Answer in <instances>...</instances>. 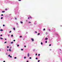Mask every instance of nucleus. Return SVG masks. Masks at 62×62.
I'll return each instance as SVG.
<instances>
[{
    "label": "nucleus",
    "mask_w": 62,
    "mask_h": 62,
    "mask_svg": "<svg viewBox=\"0 0 62 62\" xmlns=\"http://www.w3.org/2000/svg\"><path fill=\"white\" fill-rule=\"evenodd\" d=\"M5 62V61H4L3 62Z\"/></svg>",
    "instance_id": "46"
},
{
    "label": "nucleus",
    "mask_w": 62,
    "mask_h": 62,
    "mask_svg": "<svg viewBox=\"0 0 62 62\" xmlns=\"http://www.w3.org/2000/svg\"><path fill=\"white\" fill-rule=\"evenodd\" d=\"M8 36H9V35H8Z\"/></svg>",
    "instance_id": "51"
},
{
    "label": "nucleus",
    "mask_w": 62,
    "mask_h": 62,
    "mask_svg": "<svg viewBox=\"0 0 62 62\" xmlns=\"http://www.w3.org/2000/svg\"><path fill=\"white\" fill-rule=\"evenodd\" d=\"M1 19H3V17H1Z\"/></svg>",
    "instance_id": "25"
},
{
    "label": "nucleus",
    "mask_w": 62,
    "mask_h": 62,
    "mask_svg": "<svg viewBox=\"0 0 62 62\" xmlns=\"http://www.w3.org/2000/svg\"><path fill=\"white\" fill-rule=\"evenodd\" d=\"M31 40H32V41H34V39H33L31 38Z\"/></svg>",
    "instance_id": "1"
},
{
    "label": "nucleus",
    "mask_w": 62,
    "mask_h": 62,
    "mask_svg": "<svg viewBox=\"0 0 62 62\" xmlns=\"http://www.w3.org/2000/svg\"><path fill=\"white\" fill-rule=\"evenodd\" d=\"M36 59H38V58H36Z\"/></svg>",
    "instance_id": "29"
},
{
    "label": "nucleus",
    "mask_w": 62,
    "mask_h": 62,
    "mask_svg": "<svg viewBox=\"0 0 62 62\" xmlns=\"http://www.w3.org/2000/svg\"><path fill=\"white\" fill-rule=\"evenodd\" d=\"M35 33H37V32L35 31Z\"/></svg>",
    "instance_id": "41"
},
{
    "label": "nucleus",
    "mask_w": 62,
    "mask_h": 62,
    "mask_svg": "<svg viewBox=\"0 0 62 62\" xmlns=\"http://www.w3.org/2000/svg\"><path fill=\"white\" fill-rule=\"evenodd\" d=\"M13 29H14V30H15V28H14Z\"/></svg>",
    "instance_id": "8"
},
{
    "label": "nucleus",
    "mask_w": 62,
    "mask_h": 62,
    "mask_svg": "<svg viewBox=\"0 0 62 62\" xmlns=\"http://www.w3.org/2000/svg\"><path fill=\"white\" fill-rule=\"evenodd\" d=\"M19 1H21V0H18Z\"/></svg>",
    "instance_id": "30"
},
{
    "label": "nucleus",
    "mask_w": 62,
    "mask_h": 62,
    "mask_svg": "<svg viewBox=\"0 0 62 62\" xmlns=\"http://www.w3.org/2000/svg\"><path fill=\"white\" fill-rule=\"evenodd\" d=\"M30 18H31H31H32V17H31V16H30Z\"/></svg>",
    "instance_id": "13"
},
{
    "label": "nucleus",
    "mask_w": 62,
    "mask_h": 62,
    "mask_svg": "<svg viewBox=\"0 0 62 62\" xmlns=\"http://www.w3.org/2000/svg\"><path fill=\"white\" fill-rule=\"evenodd\" d=\"M3 36V35L2 34L0 35V36Z\"/></svg>",
    "instance_id": "37"
},
{
    "label": "nucleus",
    "mask_w": 62,
    "mask_h": 62,
    "mask_svg": "<svg viewBox=\"0 0 62 62\" xmlns=\"http://www.w3.org/2000/svg\"><path fill=\"white\" fill-rule=\"evenodd\" d=\"M9 48V47H8V46H7V48Z\"/></svg>",
    "instance_id": "32"
},
{
    "label": "nucleus",
    "mask_w": 62,
    "mask_h": 62,
    "mask_svg": "<svg viewBox=\"0 0 62 62\" xmlns=\"http://www.w3.org/2000/svg\"><path fill=\"white\" fill-rule=\"evenodd\" d=\"M8 56H10V55H8Z\"/></svg>",
    "instance_id": "39"
},
{
    "label": "nucleus",
    "mask_w": 62,
    "mask_h": 62,
    "mask_svg": "<svg viewBox=\"0 0 62 62\" xmlns=\"http://www.w3.org/2000/svg\"><path fill=\"white\" fill-rule=\"evenodd\" d=\"M5 39V40H7V39Z\"/></svg>",
    "instance_id": "42"
},
{
    "label": "nucleus",
    "mask_w": 62,
    "mask_h": 62,
    "mask_svg": "<svg viewBox=\"0 0 62 62\" xmlns=\"http://www.w3.org/2000/svg\"><path fill=\"white\" fill-rule=\"evenodd\" d=\"M27 62H28V61H27Z\"/></svg>",
    "instance_id": "48"
},
{
    "label": "nucleus",
    "mask_w": 62,
    "mask_h": 62,
    "mask_svg": "<svg viewBox=\"0 0 62 62\" xmlns=\"http://www.w3.org/2000/svg\"><path fill=\"white\" fill-rule=\"evenodd\" d=\"M60 51H61V49H60Z\"/></svg>",
    "instance_id": "50"
},
{
    "label": "nucleus",
    "mask_w": 62,
    "mask_h": 62,
    "mask_svg": "<svg viewBox=\"0 0 62 62\" xmlns=\"http://www.w3.org/2000/svg\"><path fill=\"white\" fill-rule=\"evenodd\" d=\"M9 51H10V52L11 51V50H10V49H9Z\"/></svg>",
    "instance_id": "10"
},
{
    "label": "nucleus",
    "mask_w": 62,
    "mask_h": 62,
    "mask_svg": "<svg viewBox=\"0 0 62 62\" xmlns=\"http://www.w3.org/2000/svg\"><path fill=\"white\" fill-rule=\"evenodd\" d=\"M24 59H25L26 58V57H24Z\"/></svg>",
    "instance_id": "16"
},
{
    "label": "nucleus",
    "mask_w": 62,
    "mask_h": 62,
    "mask_svg": "<svg viewBox=\"0 0 62 62\" xmlns=\"http://www.w3.org/2000/svg\"><path fill=\"white\" fill-rule=\"evenodd\" d=\"M38 56H40V54H38Z\"/></svg>",
    "instance_id": "28"
},
{
    "label": "nucleus",
    "mask_w": 62,
    "mask_h": 62,
    "mask_svg": "<svg viewBox=\"0 0 62 62\" xmlns=\"http://www.w3.org/2000/svg\"><path fill=\"white\" fill-rule=\"evenodd\" d=\"M0 31H3V30L2 29H0Z\"/></svg>",
    "instance_id": "4"
},
{
    "label": "nucleus",
    "mask_w": 62,
    "mask_h": 62,
    "mask_svg": "<svg viewBox=\"0 0 62 62\" xmlns=\"http://www.w3.org/2000/svg\"><path fill=\"white\" fill-rule=\"evenodd\" d=\"M47 41H46V43H47Z\"/></svg>",
    "instance_id": "23"
},
{
    "label": "nucleus",
    "mask_w": 62,
    "mask_h": 62,
    "mask_svg": "<svg viewBox=\"0 0 62 62\" xmlns=\"http://www.w3.org/2000/svg\"><path fill=\"white\" fill-rule=\"evenodd\" d=\"M47 39H48V38H46L45 40H47Z\"/></svg>",
    "instance_id": "5"
},
{
    "label": "nucleus",
    "mask_w": 62,
    "mask_h": 62,
    "mask_svg": "<svg viewBox=\"0 0 62 62\" xmlns=\"http://www.w3.org/2000/svg\"><path fill=\"white\" fill-rule=\"evenodd\" d=\"M12 43H13V42H11V44H12Z\"/></svg>",
    "instance_id": "9"
},
{
    "label": "nucleus",
    "mask_w": 62,
    "mask_h": 62,
    "mask_svg": "<svg viewBox=\"0 0 62 62\" xmlns=\"http://www.w3.org/2000/svg\"><path fill=\"white\" fill-rule=\"evenodd\" d=\"M3 26H5V25L3 24Z\"/></svg>",
    "instance_id": "36"
},
{
    "label": "nucleus",
    "mask_w": 62,
    "mask_h": 62,
    "mask_svg": "<svg viewBox=\"0 0 62 62\" xmlns=\"http://www.w3.org/2000/svg\"><path fill=\"white\" fill-rule=\"evenodd\" d=\"M36 55H37V54H36Z\"/></svg>",
    "instance_id": "44"
},
{
    "label": "nucleus",
    "mask_w": 62,
    "mask_h": 62,
    "mask_svg": "<svg viewBox=\"0 0 62 62\" xmlns=\"http://www.w3.org/2000/svg\"><path fill=\"white\" fill-rule=\"evenodd\" d=\"M7 43V41L5 42L4 43Z\"/></svg>",
    "instance_id": "24"
},
{
    "label": "nucleus",
    "mask_w": 62,
    "mask_h": 62,
    "mask_svg": "<svg viewBox=\"0 0 62 62\" xmlns=\"http://www.w3.org/2000/svg\"><path fill=\"white\" fill-rule=\"evenodd\" d=\"M17 47H18V46H19V45H17Z\"/></svg>",
    "instance_id": "15"
},
{
    "label": "nucleus",
    "mask_w": 62,
    "mask_h": 62,
    "mask_svg": "<svg viewBox=\"0 0 62 62\" xmlns=\"http://www.w3.org/2000/svg\"><path fill=\"white\" fill-rule=\"evenodd\" d=\"M10 57H11V58H12V56H10Z\"/></svg>",
    "instance_id": "14"
},
{
    "label": "nucleus",
    "mask_w": 62,
    "mask_h": 62,
    "mask_svg": "<svg viewBox=\"0 0 62 62\" xmlns=\"http://www.w3.org/2000/svg\"><path fill=\"white\" fill-rule=\"evenodd\" d=\"M1 51V50L0 49V51Z\"/></svg>",
    "instance_id": "52"
},
{
    "label": "nucleus",
    "mask_w": 62,
    "mask_h": 62,
    "mask_svg": "<svg viewBox=\"0 0 62 62\" xmlns=\"http://www.w3.org/2000/svg\"><path fill=\"white\" fill-rule=\"evenodd\" d=\"M11 31H10L9 32V33H11Z\"/></svg>",
    "instance_id": "26"
},
{
    "label": "nucleus",
    "mask_w": 62,
    "mask_h": 62,
    "mask_svg": "<svg viewBox=\"0 0 62 62\" xmlns=\"http://www.w3.org/2000/svg\"><path fill=\"white\" fill-rule=\"evenodd\" d=\"M31 58H32L31 57H30V59H31Z\"/></svg>",
    "instance_id": "31"
},
{
    "label": "nucleus",
    "mask_w": 62,
    "mask_h": 62,
    "mask_svg": "<svg viewBox=\"0 0 62 62\" xmlns=\"http://www.w3.org/2000/svg\"><path fill=\"white\" fill-rule=\"evenodd\" d=\"M21 51H23V49H21Z\"/></svg>",
    "instance_id": "27"
},
{
    "label": "nucleus",
    "mask_w": 62,
    "mask_h": 62,
    "mask_svg": "<svg viewBox=\"0 0 62 62\" xmlns=\"http://www.w3.org/2000/svg\"><path fill=\"white\" fill-rule=\"evenodd\" d=\"M41 45H42V44H43V43L42 42H41Z\"/></svg>",
    "instance_id": "7"
},
{
    "label": "nucleus",
    "mask_w": 62,
    "mask_h": 62,
    "mask_svg": "<svg viewBox=\"0 0 62 62\" xmlns=\"http://www.w3.org/2000/svg\"><path fill=\"white\" fill-rule=\"evenodd\" d=\"M0 39H3V38H0Z\"/></svg>",
    "instance_id": "6"
},
{
    "label": "nucleus",
    "mask_w": 62,
    "mask_h": 62,
    "mask_svg": "<svg viewBox=\"0 0 62 62\" xmlns=\"http://www.w3.org/2000/svg\"><path fill=\"white\" fill-rule=\"evenodd\" d=\"M5 12V11H2V12L3 13V12Z\"/></svg>",
    "instance_id": "17"
},
{
    "label": "nucleus",
    "mask_w": 62,
    "mask_h": 62,
    "mask_svg": "<svg viewBox=\"0 0 62 62\" xmlns=\"http://www.w3.org/2000/svg\"><path fill=\"white\" fill-rule=\"evenodd\" d=\"M31 23V22H29V23Z\"/></svg>",
    "instance_id": "34"
},
{
    "label": "nucleus",
    "mask_w": 62,
    "mask_h": 62,
    "mask_svg": "<svg viewBox=\"0 0 62 62\" xmlns=\"http://www.w3.org/2000/svg\"><path fill=\"white\" fill-rule=\"evenodd\" d=\"M5 10H7V9H5Z\"/></svg>",
    "instance_id": "49"
},
{
    "label": "nucleus",
    "mask_w": 62,
    "mask_h": 62,
    "mask_svg": "<svg viewBox=\"0 0 62 62\" xmlns=\"http://www.w3.org/2000/svg\"><path fill=\"white\" fill-rule=\"evenodd\" d=\"M28 19H30V18H29V17H28Z\"/></svg>",
    "instance_id": "33"
},
{
    "label": "nucleus",
    "mask_w": 62,
    "mask_h": 62,
    "mask_svg": "<svg viewBox=\"0 0 62 62\" xmlns=\"http://www.w3.org/2000/svg\"><path fill=\"white\" fill-rule=\"evenodd\" d=\"M49 46H51V44H50L49 45Z\"/></svg>",
    "instance_id": "19"
},
{
    "label": "nucleus",
    "mask_w": 62,
    "mask_h": 62,
    "mask_svg": "<svg viewBox=\"0 0 62 62\" xmlns=\"http://www.w3.org/2000/svg\"><path fill=\"white\" fill-rule=\"evenodd\" d=\"M40 61V60H38V62H39Z\"/></svg>",
    "instance_id": "20"
},
{
    "label": "nucleus",
    "mask_w": 62,
    "mask_h": 62,
    "mask_svg": "<svg viewBox=\"0 0 62 62\" xmlns=\"http://www.w3.org/2000/svg\"><path fill=\"white\" fill-rule=\"evenodd\" d=\"M24 47H26V46H24Z\"/></svg>",
    "instance_id": "43"
},
{
    "label": "nucleus",
    "mask_w": 62,
    "mask_h": 62,
    "mask_svg": "<svg viewBox=\"0 0 62 62\" xmlns=\"http://www.w3.org/2000/svg\"><path fill=\"white\" fill-rule=\"evenodd\" d=\"M14 41H15V40H14Z\"/></svg>",
    "instance_id": "38"
},
{
    "label": "nucleus",
    "mask_w": 62,
    "mask_h": 62,
    "mask_svg": "<svg viewBox=\"0 0 62 62\" xmlns=\"http://www.w3.org/2000/svg\"><path fill=\"white\" fill-rule=\"evenodd\" d=\"M7 51H8V50H7Z\"/></svg>",
    "instance_id": "47"
},
{
    "label": "nucleus",
    "mask_w": 62,
    "mask_h": 62,
    "mask_svg": "<svg viewBox=\"0 0 62 62\" xmlns=\"http://www.w3.org/2000/svg\"><path fill=\"white\" fill-rule=\"evenodd\" d=\"M40 35V33H39L38 34V35Z\"/></svg>",
    "instance_id": "18"
},
{
    "label": "nucleus",
    "mask_w": 62,
    "mask_h": 62,
    "mask_svg": "<svg viewBox=\"0 0 62 62\" xmlns=\"http://www.w3.org/2000/svg\"><path fill=\"white\" fill-rule=\"evenodd\" d=\"M15 19L16 20L17 19V18H15Z\"/></svg>",
    "instance_id": "40"
},
{
    "label": "nucleus",
    "mask_w": 62,
    "mask_h": 62,
    "mask_svg": "<svg viewBox=\"0 0 62 62\" xmlns=\"http://www.w3.org/2000/svg\"><path fill=\"white\" fill-rule=\"evenodd\" d=\"M11 37H13V35H12V34L11 35Z\"/></svg>",
    "instance_id": "22"
},
{
    "label": "nucleus",
    "mask_w": 62,
    "mask_h": 62,
    "mask_svg": "<svg viewBox=\"0 0 62 62\" xmlns=\"http://www.w3.org/2000/svg\"><path fill=\"white\" fill-rule=\"evenodd\" d=\"M14 58L15 59H16V58H17V57H14Z\"/></svg>",
    "instance_id": "11"
},
{
    "label": "nucleus",
    "mask_w": 62,
    "mask_h": 62,
    "mask_svg": "<svg viewBox=\"0 0 62 62\" xmlns=\"http://www.w3.org/2000/svg\"><path fill=\"white\" fill-rule=\"evenodd\" d=\"M29 54L28 53V57H29Z\"/></svg>",
    "instance_id": "2"
},
{
    "label": "nucleus",
    "mask_w": 62,
    "mask_h": 62,
    "mask_svg": "<svg viewBox=\"0 0 62 62\" xmlns=\"http://www.w3.org/2000/svg\"><path fill=\"white\" fill-rule=\"evenodd\" d=\"M47 34V32H46V34Z\"/></svg>",
    "instance_id": "45"
},
{
    "label": "nucleus",
    "mask_w": 62,
    "mask_h": 62,
    "mask_svg": "<svg viewBox=\"0 0 62 62\" xmlns=\"http://www.w3.org/2000/svg\"><path fill=\"white\" fill-rule=\"evenodd\" d=\"M20 23H23V22H22L21 21Z\"/></svg>",
    "instance_id": "3"
},
{
    "label": "nucleus",
    "mask_w": 62,
    "mask_h": 62,
    "mask_svg": "<svg viewBox=\"0 0 62 62\" xmlns=\"http://www.w3.org/2000/svg\"><path fill=\"white\" fill-rule=\"evenodd\" d=\"M44 31H45V29H44Z\"/></svg>",
    "instance_id": "21"
},
{
    "label": "nucleus",
    "mask_w": 62,
    "mask_h": 62,
    "mask_svg": "<svg viewBox=\"0 0 62 62\" xmlns=\"http://www.w3.org/2000/svg\"><path fill=\"white\" fill-rule=\"evenodd\" d=\"M19 37L20 38H22V36H20Z\"/></svg>",
    "instance_id": "12"
},
{
    "label": "nucleus",
    "mask_w": 62,
    "mask_h": 62,
    "mask_svg": "<svg viewBox=\"0 0 62 62\" xmlns=\"http://www.w3.org/2000/svg\"><path fill=\"white\" fill-rule=\"evenodd\" d=\"M1 16H3V14H1Z\"/></svg>",
    "instance_id": "35"
}]
</instances>
